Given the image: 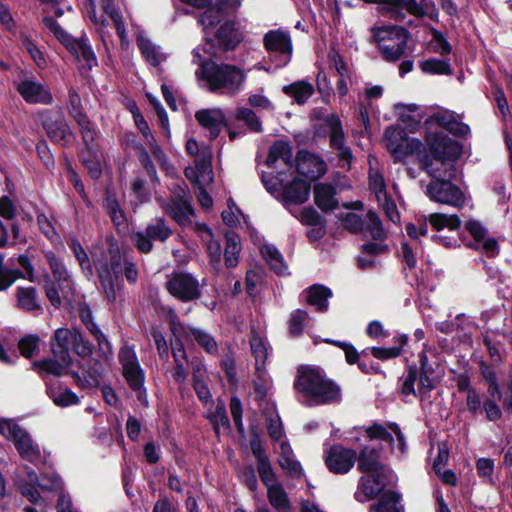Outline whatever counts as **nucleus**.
Returning <instances> with one entry per match:
<instances>
[{
  "label": "nucleus",
  "mask_w": 512,
  "mask_h": 512,
  "mask_svg": "<svg viewBox=\"0 0 512 512\" xmlns=\"http://www.w3.org/2000/svg\"><path fill=\"white\" fill-rule=\"evenodd\" d=\"M103 293L110 303L117 299V293L124 288V278L135 284L139 271L132 261L126 259L125 252L120 250L116 241H110L107 251H103L98 259H94Z\"/></svg>",
  "instance_id": "f257e3e1"
},
{
  "label": "nucleus",
  "mask_w": 512,
  "mask_h": 512,
  "mask_svg": "<svg viewBox=\"0 0 512 512\" xmlns=\"http://www.w3.org/2000/svg\"><path fill=\"white\" fill-rule=\"evenodd\" d=\"M293 388L307 398L310 406L330 405L342 400L341 387L319 368L310 365L298 368Z\"/></svg>",
  "instance_id": "f03ea898"
},
{
  "label": "nucleus",
  "mask_w": 512,
  "mask_h": 512,
  "mask_svg": "<svg viewBox=\"0 0 512 512\" xmlns=\"http://www.w3.org/2000/svg\"><path fill=\"white\" fill-rule=\"evenodd\" d=\"M196 76L207 83L210 92L228 95H235L246 79L244 71L238 66L219 64L212 59L201 60Z\"/></svg>",
  "instance_id": "7ed1b4c3"
},
{
  "label": "nucleus",
  "mask_w": 512,
  "mask_h": 512,
  "mask_svg": "<svg viewBox=\"0 0 512 512\" xmlns=\"http://www.w3.org/2000/svg\"><path fill=\"white\" fill-rule=\"evenodd\" d=\"M424 139L427 149H424L420 163L426 173L441 170L434 166V161L442 165L446 162L452 164L461 156L462 145L443 131L426 132Z\"/></svg>",
  "instance_id": "20e7f679"
},
{
  "label": "nucleus",
  "mask_w": 512,
  "mask_h": 512,
  "mask_svg": "<svg viewBox=\"0 0 512 512\" xmlns=\"http://www.w3.org/2000/svg\"><path fill=\"white\" fill-rule=\"evenodd\" d=\"M431 182L427 185L426 195L432 202L446 204L452 207L461 208L465 204V194L461 188L452 182L456 175V168L449 164V168L444 172L433 170L427 173Z\"/></svg>",
  "instance_id": "39448f33"
},
{
  "label": "nucleus",
  "mask_w": 512,
  "mask_h": 512,
  "mask_svg": "<svg viewBox=\"0 0 512 512\" xmlns=\"http://www.w3.org/2000/svg\"><path fill=\"white\" fill-rule=\"evenodd\" d=\"M70 349L81 358L91 356L93 352L92 343L85 339L78 328L69 329L60 327L54 331L51 338V350L53 356L59 358L65 366H71L73 359Z\"/></svg>",
  "instance_id": "423d86ee"
},
{
  "label": "nucleus",
  "mask_w": 512,
  "mask_h": 512,
  "mask_svg": "<svg viewBox=\"0 0 512 512\" xmlns=\"http://www.w3.org/2000/svg\"><path fill=\"white\" fill-rule=\"evenodd\" d=\"M38 118L47 137L54 144L67 147L72 140H75L76 134L71 129L65 114L60 107L54 109H42L38 113Z\"/></svg>",
  "instance_id": "0eeeda50"
},
{
  "label": "nucleus",
  "mask_w": 512,
  "mask_h": 512,
  "mask_svg": "<svg viewBox=\"0 0 512 512\" xmlns=\"http://www.w3.org/2000/svg\"><path fill=\"white\" fill-rule=\"evenodd\" d=\"M244 35L235 20H225L216 29L213 37H206L204 52L216 56L217 52H232L241 44Z\"/></svg>",
  "instance_id": "6e6552de"
},
{
  "label": "nucleus",
  "mask_w": 512,
  "mask_h": 512,
  "mask_svg": "<svg viewBox=\"0 0 512 512\" xmlns=\"http://www.w3.org/2000/svg\"><path fill=\"white\" fill-rule=\"evenodd\" d=\"M390 472L389 467L384 464L376 471L365 473L366 475L361 476L358 480L354 499L362 504L376 499L390 485Z\"/></svg>",
  "instance_id": "1a4fd4ad"
},
{
  "label": "nucleus",
  "mask_w": 512,
  "mask_h": 512,
  "mask_svg": "<svg viewBox=\"0 0 512 512\" xmlns=\"http://www.w3.org/2000/svg\"><path fill=\"white\" fill-rule=\"evenodd\" d=\"M166 289L170 295L181 302H191L201 297L199 281L191 273L175 272L166 282Z\"/></svg>",
  "instance_id": "9d476101"
},
{
  "label": "nucleus",
  "mask_w": 512,
  "mask_h": 512,
  "mask_svg": "<svg viewBox=\"0 0 512 512\" xmlns=\"http://www.w3.org/2000/svg\"><path fill=\"white\" fill-rule=\"evenodd\" d=\"M356 459V450L342 444H333L326 452L324 462L331 473L343 475L353 468Z\"/></svg>",
  "instance_id": "9b49d317"
},
{
  "label": "nucleus",
  "mask_w": 512,
  "mask_h": 512,
  "mask_svg": "<svg viewBox=\"0 0 512 512\" xmlns=\"http://www.w3.org/2000/svg\"><path fill=\"white\" fill-rule=\"evenodd\" d=\"M296 172L312 181L323 177L328 170L324 159L307 149L298 150L295 158Z\"/></svg>",
  "instance_id": "f8f14e48"
},
{
  "label": "nucleus",
  "mask_w": 512,
  "mask_h": 512,
  "mask_svg": "<svg viewBox=\"0 0 512 512\" xmlns=\"http://www.w3.org/2000/svg\"><path fill=\"white\" fill-rule=\"evenodd\" d=\"M119 362L122 365V375L131 390H138L145 384V372L141 367L136 353L132 349H121Z\"/></svg>",
  "instance_id": "ddd939ff"
},
{
  "label": "nucleus",
  "mask_w": 512,
  "mask_h": 512,
  "mask_svg": "<svg viewBox=\"0 0 512 512\" xmlns=\"http://www.w3.org/2000/svg\"><path fill=\"white\" fill-rule=\"evenodd\" d=\"M16 90L28 104L52 105L54 102L50 89L34 77L21 80Z\"/></svg>",
  "instance_id": "4468645a"
},
{
  "label": "nucleus",
  "mask_w": 512,
  "mask_h": 512,
  "mask_svg": "<svg viewBox=\"0 0 512 512\" xmlns=\"http://www.w3.org/2000/svg\"><path fill=\"white\" fill-rule=\"evenodd\" d=\"M14 443V446L19 456L34 465L38 464L41 460V451L38 444H35L29 432L20 425H15L12 428V436L9 439Z\"/></svg>",
  "instance_id": "2eb2a0df"
},
{
  "label": "nucleus",
  "mask_w": 512,
  "mask_h": 512,
  "mask_svg": "<svg viewBox=\"0 0 512 512\" xmlns=\"http://www.w3.org/2000/svg\"><path fill=\"white\" fill-rule=\"evenodd\" d=\"M77 60L81 58L86 62L91 70L98 65L97 57L92 47L85 41L84 37L75 38L67 31L58 40Z\"/></svg>",
  "instance_id": "dca6fc26"
},
{
  "label": "nucleus",
  "mask_w": 512,
  "mask_h": 512,
  "mask_svg": "<svg viewBox=\"0 0 512 512\" xmlns=\"http://www.w3.org/2000/svg\"><path fill=\"white\" fill-rule=\"evenodd\" d=\"M162 208L179 225H183L189 216L195 214L191 205V196L182 189L176 196L171 197Z\"/></svg>",
  "instance_id": "f3484780"
},
{
  "label": "nucleus",
  "mask_w": 512,
  "mask_h": 512,
  "mask_svg": "<svg viewBox=\"0 0 512 512\" xmlns=\"http://www.w3.org/2000/svg\"><path fill=\"white\" fill-rule=\"evenodd\" d=\"M417 372L419 376L418 391L425 396L434 390L440 381L435 375V369L429 362L425 351L418 353Z\"/></svg>",
  "instance_id": "a211bd4d"
},
{
  "label": "nucleus",
  "mask_w": 512,
  "mask_h": 512,
  "mask_svg": "<svg viewBox=\"0 0 512 512\" xmlns=\"http://www.w3.org/2000/svg\"><path fill=\"white\" fill-rule=\"evenodd\" d=\"M264 48L269 53H277L282 56H287L288 59L284 61V65L290 60L293 46L291 37L287 32L282 30H270L263 38Z\"/></svg>",
  "instance_id": "6ab92c4d"
},
{
  "label": "nucleus",
  "mask_w": 512,
  "mask_h": 512,
  "mask_svg": "<svg viewBox=\"0 0 512 512\" xmlns=\"http://www.w3.org/2000/svg\"><path fill=\"white\" fill-rule=\"evenodd\" d=\"M195 119L200 126L209 131L211 140L218 138L222 127H228V121L221 110H198L195 113Z\"/></svg>",
  "instance_id": "aec40b11"
},
{
  "label": "nucleus",
  "mask_w": 512,
  "mask_h": 512,
  "mask_svg": "<svg viewBox=\"0 0 512 512\" xmlns=\"http://www.w3.org/2000/svg\"><path fill=\"white\" fill-rule=\"evenodd\" d=\"M310 190V182L300 177H295L283 187V202L287 205L303 204L309 199Z\"/></svg>",
  "instance_id": "412c9836"
},
{
  "label": "nucleus",
  "mask_w": 512,
  "mask_h": 512,
  "mask_svg": "<svg viewBox=\"0 0 512 512\" xmlns=\"http://www.w3.org/2000/svg\"><path fill=\"white\" fill-rule=\"evenodd\" d=\"M336 188L328 182L316 183L313 188L314 202L322 212H330L338 208Z\"/></svg>",
  "instance_id": "4be33fe9"
},
{
  "label": "nucleus",
  "mask_w": 512,
  "mask_h": 512,
  "mask_svg": "<svg viewBox=\"0 0 512 512\" xmlns=\"http://www.w3.org/2000/svg\"><path fill=\"white\" fill-rule=\"evenodd\" d=\"M377 502L369 507V512H405L401 504L402 495L395 490H385L377 496Z\"/></svg>",
  "instance_id": "5701e85b"
},
{
  "label": "nucleus",
  "mask_w": 512,
  "mask_h": 512,
  "mask_svg": "<svg viewBox=\"0 0 512 512\" xmlns=\"http://www.w3.org/2000/svg\"><path fill=\"white\" fill-rule=\"evenodd\" d=\"M356 461L358 471L363 474L376 471L384 465L381 461L380 449L369 445H365L360 449Z\"/></svg>",
  "instance_id": "b1692460"
},
{
  "label": "nucleus",
  "mask_w": 512,
  "mask_h": 512,
  "mask_svg": "<svg viewBox=\"0 0 512 512\" xmlns=\"http://www.w3.org/2000/svg\"><path fill=\"white\" fill-rule=\"evenodd\" d=\"M79 160L93 180L101 177L102 167L97 147L82 148L79 152Z\"/></svg>",
  "instance_id": "393cba45"
},
{
  "label": "nucleus",
  "mask_w": 512,
  "mask_h": 512,
  "mask_svg": "<svg viewBox=\"0 0 512 512\" xmlns=\"http://www.w3.org/2000/svg\"><path fill=\"white\" fill-rule=\"evenodd\" d=\"M183 333L187 341L189 340V335L193 336L197 344L206 353L211 355H216L218 353V344L210 333L193 326H189L187 329L183 328Z\"/></svg>",
  "instance_id": "a878e982"
},
{
  "label": "nucleus",
  "mask_w": 512,
  "mask_h": 512,
  "mask_svg": "<svg viewBox=\"0 0 512 512\" xmlns=\"http://www.w3.org/2000/svg\"><path fill=\"white\" fill-rule=\"evenodd\" d=\"M224 261L227 268H234L238 265L241 251L240 236L233 230L225 233Z\"/></svg>",
  "instance_id": "bb28decb"
},
{
  "label": "nucleus",
  "mask_w": 512,
  "mask_h": 512,
  "mask_svg": "<svg viewBox=\"0 0 512 512\" xmlns=\"http://www.w3.org/2000/svg\"><path fill=\"white\" fill-rule=\"evenodd\" d=\"M332 296L330 288L322 284H313L307 289V303L316 306L319 312H325L328 309V299Z\"/></svg>",
  "instance_id": "cd10ccee"
},
{
  "label": "nucleus",
  "mask_w": 512,
  "mask_h": 512,
  "mask_svg": "<svg viewBox=\"0 0 512 512\" xmlns=\"http://www.w3.org/2000/svg\"><path fill=\"white\" fill-rule=\"evenodd\" d=\"M426 146L417 138L406 137L402 144H398L393 153L394 162H403L407 156L417 155L420 160Z\"/></svg>",
  "instance_id": "c85d7f7f"
},
{
  "label": "nucleus",
  "mask_w": 512,
  "mask_h": 512,
  "mask_svg": "<svg viewBox=\"0 0 512 512\" xmlns=\"http://www.w3.org/2000/svg\"><path fill=\"white\" fill-rule=\"evenodd\" d=\"M47 395L57 407L65 408L77 405L80 402L78 395L69 388H63L62 385L58 387H47Z\"/></svg>",
  "instance_id": "c756f323"
},
{
  "label": "nucleus",
  "mask_w": 512,
  "mask_h": 512,
  "mask_svg": "<svg viewBox=\"0 0 512 512\" xmlns=\"http://www.w3.org/2000/svg\"><path fill=\"white\" fill-rule=\"evenodd\" d=\"M419 381V376L417 372V363H410L407 360L405 370L403 375L399 378L398 381V390L404 396H416L415 383Z\"/></svg>",
  "instance_id": "7c9ffc66"
},
{
  "label": "nucleus",
  "mask_w": 512,
  "mask_h": 512,
  "mask_svg": "<svg viewBox=\"0 0 512 512\" xmlns=\"http://www.w3.org/2000/svg\"><path fill=\"white\" fill-rule=\"evenodd\" d=\"M68 367L69 366H65V364L56 357L44 358L32 362V369L42 378H44L45 375L60 377L64 374V369Z\"/></svg>",
  "instance_id": "2f4dec72"
},
{
  "label": "nucleus",
  "mask_w": 512,
  "mask_h": 512,
  "mask_svg": "<svg viewBox=\"0 0 512 512\" xmlns=\"http://www.w3.org/2000/svg\"><path fill=\"white\" fill-rule=\"evenodd\" d=\"M374 37L378 44L387 40L394 39L398 40V42H402L405 39V44H407L411 34L408 29L403 26L385 25L377 29V31L374 33Z\"/></svg>",
  "instance_id": "473e14b6"
},
{
  "label": "nucleus",
  "mask_w": 512,
  "mask_h": 512,
  "mask_svg": "<svg viewBox=\"0 0 512 512\" xmlns=\"http://www.w3.org/2000/svg\"><path fill=\"white\" fill-rule=\"evenodd\" d=\"M283 92L293 98L299 105H303L313 95L314 87L307 81H296L283 87Z\"/></svg>",
  "instance_id": "72a5a7b5"
},
{
  "label": "nucleus",
  "mask_w": 512,
  "mask_h": 512,
  "mask_svg": "<svg viewBox=\"0 0 512 512\" xmlns=\"http://www.w3.org/2000/svg\"><path fill=\"white\" fill-rule=\"evenodd\" d=\"M267 499L270 505L278 512L291 510V502L281 483H274L267 489Z\"/></svg>",
  "instance_id": "f704fd0d"
},
{
  "label": "nucleus",
  "mask_w": 512,
  "mask_h": 512,
  "mask_svg": "<svg viewBox=\"0 0 512 512\" xmlns=\"http://www.w3.org/2000/svg\"><path fill=\"white\" fill-rule=\"evenodd\" d=\"M428 220L432 228L441 231L447 228L449 231H458L461 228L462 220L456 214L431 213Z\"/></svg>",
  "instance_id": "c9c22d12"
},
{
  "label": "nucleus",
  "mask_w": 512,
  "mask_h": 512,
  "mask_svg": "<svg viewBox=\"0 0 512 512\" xmlns=\"http://www.w3.org/2000/svg\"><path fill=\"white\" fill-rule=\"evenodd\" d=\"M325 122L329 127L330 147L337 149L345 146V134L339 116L335 113L329 114L325 117Z\"/></svg>",
  "instance_id": "e433bc0d"
},
{
  "label": "nucleus",
  "mask_w": 512,
  "mask_h": 512,
  "mask_svg": "<svg viewBox=\"0 0 512 512\" xmlns=\"http://www.w3.org/2000/svg\"><path fill=\"white\" fill-rule=\"evenodd\" d=\"M16 298L18 306L26 312L41 310V306L37 301V290L33 286L17 287Z\"/></svg>",
  "instance_id": "4c0bfd02"
},
{
  "label": "nucleus",
  "mask_w": 512,
  "mask_h": 512,
  "mask_svg": "<svg viewBox=\"0 0 512 512\" xmlns=\"http://www.w3.org/2000/svg\"><path fill=\"white\" fill-rule=\"evenodd\" d=\"M261 252L272 271L280 276L286 274L287 266L284 262L283 256L274 245H265Z\"/></svg>",
  "instance_id": "58836bf2"
},
{
  "label": "nucleus",
  "mask_w": 512,
  "mask_h": 512,
  "mask_svg": "<svg viewBox=\"0 0 512 512\" xmlns=\"http://www.w3.org/2000/svg\"><path fill=\"white\" fill-rule=\"evenodd\" d=\"M420 69L425 74L431 75H452L453 69L449 60L435 57L428 58L419 63Z\"/></svg>",
  "instance_id": "ea45409f"
},
{
  "label": "nucleus",
  "mask_w": 512,
  "mask_h": 512,
  "mask_svg": "<svg viewBox=\"0 0 512 512\" xmlns=\"http://www.w3.org/2000/svg\"><path fill=\"white\" fill-rule=\"evenodd\" d=\"M44 256L49 264L53 279L59 286H62L70 278L63 260L57 257L53 251L45 252Z\"/></svg>",
  "instance_id": "a19ab883"
},
{
  "label": "nucleus",
  "mask_w": 512,
  "mask_h": 512,
  "mask_svg": "<svg viewBox=\"0 0 512 512\" xmlns=\"http://www.w3.org/2000/svg\"><path fill=\"white\" fill-rule=\"evenodd\" d=\"M207 418L212 424L214 433L217 438L220 437V426L227 430H231V424L227 414L226 406L222 400L218 401L214 412L208 415Z\"/></svg>",
  "instance_id": "79ce46f5"
},
{
  "label": "nucleus",
  "mask_w": 512,
  "mask_h": 512,
  "mask_svg": "<svg viewBox=\"0 0 512 512\" xmlns=\"http://www.w3.org/2000/svg\"><path fill=\"white\" fill-rule=\"evenodd\" d=\"M71 376L73 377L77 386L84 389L98 388L100 386L101 373L95 367H90L86 371L83 372V378L77 371H71Z\"/></svg>",
  "instance_id": "37998d69"
},
{
  "label": "nucleus",
  "mask_w": 512,
  "mask_h": 512,
  "mask_svg": "<svg viewBox=\"0 0 512 512\" xmlns=\"http://www.w3.org/2000/svg\"><path fill=\"white\" fill-rule=\"evenodd\" d=\"M234 118L237 121H243L247 128L253 133H261L263 131L260 118L250 108L238 107L235 111Z\"/></svg>",
  "instance_id": "c03bdc74"
},
{
  "label": "nucleus",
  "mask_w": 512,
  "mask_h": 512,
  "mask_svg": "<svg viewBox=\"0 0 512 512\" xmlns=\"http://www.w3.org/2000/svg\"><path fill=\"white\" fill-rule=\"evenodd\" d=\"M75 122L77 123L81 133L84 145L83 148L97 147L95 141L97 139L98 132L95 124L90 120V118L88 116L84 118L80 117V119L76 120Z\"/></svg>",
  "instance_id": "a18cd8bd"
},
{
  "label": "nucleus",
  "mask_w": 512,
  "mask_h": 512,
  "mask_svg": "<svg viewBox=\"0 0 512 512\" xmlns=\"http://www.w3.org/2000/svg\"><path fill=\"white\" fill-rule=\"evenodd\" d=\"M145 232L152 241L160 242H165L173 233L163 217L156 218L154 223L148 224Z\"/></svg>",
  "instance_id": "49530a36"
},
{
  "label": "nucleus",
  "mask_w": 512,
  "mask_h": 512,
  "mask_svg": "<svg viewBox=\"0 0 512 512\" xmlns=\"http://www.w3.org/2000/svg\"><path fill=\"white\" fill-rule=\"evenodd\" d=\"M368 224L366 230L375 241H383L387 238V233L383 227L382 221L374 210H368L366 214Z\"/></svg>",
  "instance_id": "de8ad7c7"
},
{
  "label": "nucleus",
  "mask_w": 512,
  "mask_h": 512,
  "mask_svg": "<svg viewBox=\"0 0 512 512\" xmlns=\"http://www.w3.org/2000/svg\"><path fill=\"white\" fill-rule=\"evenodd\" d=\"M379 50L383 56V58L387 62L394 63L398 61L406 52L407 44H405V40L402 42H398L397 45L386 44L385 42H381L378 44Z\"/></svg>",
  "instance_id": "09e8293b"
},
{
  "label": "nucleus",
  "mask_w": 512,
  "mask_h": 512,
  "mask_svg": "<svg viewBox=\"0 0 512 512\" xmlns=\"http://www.w3.org/2000/svg\"><path fill=\"white\" fill-rule=\"evenodd\" d=\"M40 337L36 334H28L22 337L18 342L20 355L30 359L39 351Z\"/></svg>",
  "instance_id": "8fccbe9b"
},
{
  "label": "nucleus",
  "mask_w": 512,
  "mask_h": 512,
  "mask_svg": "<svg viewBox=\"0 0 512 512\" xmlns=\"http://www.w3.org/2000/svg\"><path fill=\"white\" fill-rule=\"evenodd\" d=\"M407 136V132L403 127L391 125L386 128L384 137L387 141V148L392 154L395 152L397 145L402 144V142L406 140Z\"/></svg>",
  "instance_id": "3c124183"
},
{
  "label": "nucleus",
  "mask_w": 512,
  "mask_h": 512,
  "mask_svg": "<svg viewBox=\"0 0 512 512\" xmlns=\"http://www.w3.org/2000/svg\"><path fill=\"white\" fill-rule=\"evenodd\" d=\"M135 148H136L137 153H138L139 161H140L142 167L146 170V172H147L148 176L150 177L151 181L153 183H159L160 181H159V177H158V174H157L156 166L153 163V161H152L148 151L140 143L137 144L135 146Z\"/></svg>",
  "instance_id": "603ef678"
},
{
  "label": "nucleus",
  "mask_w": 512,
  "mask_h": 512,
  "mask_svg": "<svg viewBox=\"0 0 512 512\" xmlns=\"http://www.w3.org/2000/svg\"><path fill=\"white\" fill-rule=\"evenodd\" d=\"M68 111L74 121L88 116L83 109L79 93L73 87L68 89Z\"/></svg>",
  "instance_id": "864d4df0"
},
{
  "label": "nucleus",
  "mask_w": 512,
  "mask_h": 512,
  "mask_svg": "<svg viewBox=\"0 0 512 512\" xmlns=\"http://www.w3.org/2000/svg\"><path fill=\"white\" fill-rule=\"evenodd\" d=\"M308 319V312L302 309L295 310L289 319V327L288 331L290 336L298 337L300 336L305 327V321Z\"/></svg>",
  "instance_id": "5fc2aeb1"
},
{
  "label": "nucleus",
  "mask_w": 512,
  "mask_h": 512,
  "mask_svg": "<svg viewBox=\"0 0 512 512\" xmlns=\"http://www.w3.org/2000/svg\"><path fill=\"white\" fill-rule=\"evenodd\" d=\"M290 143L284 140H276L269 147L268 155L265 160V164L268 167H274L275 163L284 156V153L288 151Z\"/></svg>",
  "instance_id": "6e6d98bb"
},
{
  "label": "nucleus",
  "mask_w": 512,
  "mask_h": 512,
  "mask_svg": "<svg viewBox=\"0 0 512 512\" xmlns=\"http://www.w3.org/2000/svg\"><path fill=\"white\" fill-rule=\"evenodd\" d=\"M367 437L370 440H381L390 445L394 443L393 435L387 430V428L377 422H374L372 425L366 428L365 430Z\"/></svg>",
  "instance_id": "4d7b16f0"
},
{
  "label": "nucleus",
  "mask_w": 512,
  "mask_h": 512,
  "mask_svg": "<svg viewBox=\"0 0 512 512\" xmlns=\"http://www.w3.org/2000/svg\"><path fill=\"white\" fill-rule=\"evenodd\" d=\"M137 44L142 56L147 62H149L153 67L160 65L159 54L149 39H138Z\"/></svg>",
  "instance_id": "13d9d810"
},
{
  "label": "nucleus",
  "mask_w": 512,
  "mask_h": 512,
  "mask_svg": "<svg viewBox=\"0 0 512 512\" xmlns=\"http://www.w3.org/2000/svg\"><path fill=\"white\" fill-rule=\"evenodd\" d=\"M438 124L445 128L449 133L459 138H464L470 133V127L468 124L457 121L454 118L447 122L444 118H439Z\"/></svg>",
  "instance_id": "bf43d9fd"
},
{
  "label": "nucleus",
  "mask_w": 512,
  "mask_h": 512,
  "mask_svg": "<svg viewBox=\"0 0 512 512\" xmlns=\"http://www.w3.org/2000/svg\"><path fill=\"white\" fill-rule=\"evenodd\" d=\"M342 226L352 234H358L364 229V220L356 213L348 212L340 216Z\"/></svg>",
  "instance_id": "052dcab7"
},
{
  "label": "nucleus",
  "mask_w": 512,
  "mask_h": 512,
  "mask_svg": "<svg viewBox=\"0 0 512 512\" xmlns=\"http://www.w3.org/2000/svg\"><path fill=\"white\" fill-rule=\"evenodd\" d=\"M22 45L30 54L31 58L34 60L38 67H43L46 64V60L43 52L37 46L35 41L31 39L29 36L22 34L21 36Z\"/></svg>",
  "instance_id": "680f3d73"
},
{
  "label": "nucleus",
  "mask_w": 512,
  "mask_h": 512,
  "mask_svg": "<svg viewBox=\"0 0 512 512\" xmlns=\"http://www.w3.org/2000/svg\"><path fill=\"white\" fill-rule=\"evenodd\" d=\"M257 472L259 474L261 482L267 489L268 487L273 486L274 483H279L277 474L273 470L270 460L257 465Z\"/></svg>",
  "instance_id": "e2e57ef3"
},
{
  "label": "nucleus",
  "mask_w": 512,
  "mask_h": 512,
  "mask_svg": "<svg viewBox=\"0 0 512 512\" xmlns=\"http://www.w3.org/2000/svg\"><path fill=\"white\" fill-rule=\"evenodd\" d=\"M251 352L253 357L255 358V368L257 371H261V369L265 365V361L267 359V348L264 343L260 339H254L251 341Z\"/></svg>",
  "instance_id": "0e129e2a"
},
{
  "label": "nucleus",
  "mask_w": 512,
  "mask_h": 512,
  "mask_svg": "<svg viewBox=\"0 0 512 512\" xmlns=\"http://www.w3.org/2000/svg\"><path fill=\"white\" fill-rule=\"evenodd\" d=\"M300 215L301 223L306 226H318L319 224L326 223V219L312 206L304 207Z\"/></svg>",
  "instance_id": "69168bd1"
},
{
  "label": "nucleus",
  "mask_w": 512,
  "mask_h": 512,
  "mask_svg": "<svg viewBox=\"0 0 512 512\" xmlns=\"http://www.w3.org/2000/svg\"><path fill=\"white\" fill-rule=\"evenodd\" d=\"M131 190L140 203H146L151 199V193L146 186V181L141 177H136L131 183Z\"/></svg>",
  "instance_id": "338daca9"
},
{
  "label": "nucleus",
  "mask_w": 512,
  "mask_h": 512,
  "mask_svg": "<svg viewBox=\"0 0 512 512\" xmlns=\"http://www.w3.org/2000/svg\"><path fill=\"white\" fill-rule=\"evenodd\" d=\"M279 465L287 470L289 476L293 478H300L303 476V468L300 462L294 459L292 456L290 457H281L278 460Z\"/></svg>",
  "instance_id": "774afa93"
}]
</instances>
